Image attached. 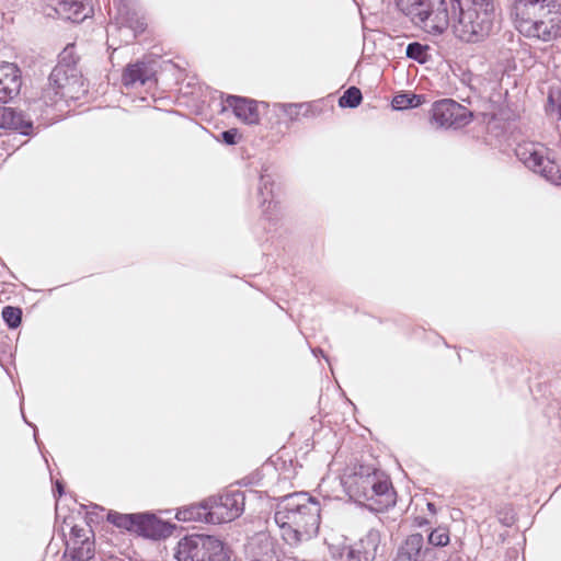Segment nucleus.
<instances>
[{"label":"nucleus","mask_w":561,"mask_h":561,"mask_svg":"<svg viewBox=\"0 0 561 561\" xmlns=\"http://www.w3.org/2000/svg\"><path fill=\"white\" fill-rule=\"evenodd\" d=\"M274 519L282 530L283 539L288 545H297L318 533L320 504L307 493H291L277 503Z\"/></svg>","instance_id":"f257e3e1"},{"label":"nucleus","mask_w":561,"mask_h":561,"mask_svg":"<svg viewBox=\"0 0 561 561\" xmlns=\"http://www.w3.org/2000/svg\"><path fill=\"white\" fill-rule=\"evenodd\" d=\"M341 484L350 499L374 510H383L394 503L390 481L369 466H347L341 476Z\"/></svg>","instance_id":"f03ea898"},{"label":"nucleus","mask_w":561,"mask_h":561,"mask_svg":"<svg viewBox=\"0 0 561 561\" xmlns=\"http://www.w3.org/2000/svg\"><path fill=\"white\" fill-rule=\"evenodd\" d=\"M557 0H515L513 13L517 31L529 38L550 42L559 35Z\"/></svg>","instance_id":"7ed1b4c3"},{"label":"nucleus","mask_w":561,"mask_h":561,"mask_svg":"<svg viewBox=\"0 0 561 561\" xmlns=\"http://www.w3.org/2000/svg\"><path fill=\"white\" fill-rule=\"evenodd\" d=\"M501 25L496 5H458L453 32L456 38L466 44H481L495 35Z\"/></svg>","instance_id":"20e7f679"},{"label":"nucleus","mask_w":561,"mask_h":561,"mask_svg":"<svg viewBox=\"0 0 561 561\" xmlns=\"http://www.w3.org/2000/svg\"><path fill=\"white\" fill-rule=\"evenodd\" d=\"M87 92L82 76L73 64L58 61L51 70L41 96L30 104L28 110L36 113L43 106H54L59 101L78 100Z\"/></svg>","instance_id":"39448f33"},{"label":"nucleus","mask_w":561,"mask_h":561,"mask_svg":"<svg viewBox=\"0 0 561 561\" xmlns=\"http://www.w3.org/2000/svg\"><path fill=\"white\" fill-rule=\"evenodd\" d=\"M396 7L414 27L428 35L439 36L449 26L445 0H396Z\"/></svg>","instance_id":"423d86ee"},{"label":"nucleus","mask_w":561,"mask_h":561,"mask_svg":"<svg viewBox=\"0 0 561 561\" xmlns=\"http://www.w3.org/2000/svg\"><path fill=\"white\" fill-rule=\"evenodd\" d=\"M178 561H229V549L218 537L194 534L182 538L175 548Z\"/></svg>","instance_id":"0eeeda50"},{"label":"nucleus","mask_w":561,"mask_h":561,"mask_svg":"<svg viewBox=\"0 0 561 561\" xmlns=\"http://www.w3.org/2000/svg\"><path fill=\"white\" fill-rule=\"evenodd\" d=\"M516 157L526 168L539 174L553 185H561V170L549 157V149L542 144L523 141L515 149Z\"/></svg>","instance_id":"6e6552de"},{"label":"nucleus","mask_w":561,"mask_h":561,"mask_svg":"<svg viewBox=\"0 0 561 561\" xmlns=\"http://www.w3.org/2000/svg\"><path fill=\"white\" fill-rule=\"evenodd\" d=\"M380 542L379 530L371 528L358 540L333 548L332 559L333 561H375Z\"/></svg>","instance_id":"1a4fd4ad"},{"label":"nucleus","mask_w":561,"mask_h":561,"mask_svg":"<svg viewBox=\"0 0 561 561\" xmlns=\"http://www.w3.org/2000/svg\"><path fill=\"white\" fill-rule=\"evenodd\" d=\"M244 493L239 490L208 497L210 524L229 523L238 518L244 511Z\"/></svg>","instance_id":"9d476101"},{"label":"nucleus","mask_w":561,"mask_h":561,"mask_svg":"<svg viewBox=\"0 0 561 561\" xmlns=\"http://www.w3.org/2000/svg\"><path fill=\"white\" fill-rule=\"evenodd\" d=\"M431 113L432 122L444 128H460L471 121V113L450 99L435 102Z\"/></svg>","instance_id":"9b49d317"},{"label":"nucleus","mask_w":561,"mask_h":561,"mask_svg":"<svg viewBox=\"0 0 561 561\" xmlns=\"http://www.w3.org/2000/svg\"><path fill=\"white\" fill-rule=\"evenodd\" d=\"M92 529L89 527L73 526L70 538L67 541L65 556L73 561H88L94 557V541Z\"/></svg>","instance_id":"f8f14e48"},{"label":"nucleus","mask_w":561,"mask_h":561,"mask_svg":"<svg viewBox=\"0 0 561 561\" xmlns=\"http://www.w3.org/2000/svg\"><path fill=\"white\" fill-rule=\"evenodd\" d=\"M107 520L118 528L134 530L146 537H153L156 535L154 526L158 523L153 515L121 514L117 512H110L107 514Z\"/></svg>","instance_id":"ddd939ff"},{"label":"nucleus","mask_w":561,"mask_h":561,"mask_svg":"<svg viewBox=\"0 0 561 561\" xmlns=\"http://www.w3.org/2000/svg\"><path fill=\"white\" fill-rule=\"evenodd\" d=\"M116 23L111 24L107 33L114 31L124 32V42L130 43L138 34L142 33L146 28L145 19L138 15L137 12L130 11L126 4H122L117 9Z\"/></svg>","instance_id":"4468645a"},{"label":"nucleus","mask_w":561,"mask_h":561,"mask_svg":"<svg viewBox=\"0 0 561 561\" xmlns=\"http://www.w3.org/2000/svg\"><path fill=\"white\" fill-rule=\"evenodd\" d=\"M154 61H137L125 67L122 75V83L126 89H136L156 83Z\"/></svg>","instance_id":"2eb2a0df"},{"label":"nucleus","mask_w":561,"mask_h":561,"mask_svg":"<svg viewBox=\"0 0 561 561\" xmlns=\"http://www.w3.org/2000/svg\"><path fill=\"white\" fill-rule=\"evenodd\" d=\"M434 557V549L425 543L421 534L408 536L398 551L400 561H433Z\"/></svg>","instance_id":"dca6fc26"},{"label":"nucleus","mask_w":561,"mask_h":561,"mask_svg":"<svg viewBox=\"0 0 561 561\" xmlns=\"http://www.w3.org/2000/svg\"><path fill=\"white\" fill-rule=\"evenodd\" d=\"M22 87L21 70L15 64H0V102L7 103L15 98Z\"/></svg>","instance_id":"f3484780"},{"label":"nucleus","mask_w":561,"mask_h":561,"mask_svg":"<svg viewBox=\"0 0 561 561\" xmlns=\"http://www.w3.org/2000/svg\"><path fill=\"white\" fill-rule=\"evenodd\" d=\"M227 106L231 107L234 115L245 124L255 125L260 122L259 102L255 100L228 95L226 98Z\"/></svg>","instance_id":"a211bd4d"},{"label":"nucleus","mask_w":561,"mask_h":561,"mask_svg":"<svg viewBox=\"0 0 561 561\" xmlns=\"http://www.w3.org/2000/svg\"><path fill=\"white\" fill-rule=\"evenodd\" d=\"M251 561H277L276 546L272 537L261 533L251 539L248 546Z\"/></svg>","instance_id":"6ab92c4d"},{"label":"nucleus","mask_w":561,"mask_h":561,"mask_svg":"<svg viewBox=\"0 0 561 561\" xmlns=\"http://www.w3.org/2000/svg\"><path fill=\"white\" fill-rule=\"evenodd\" d=\"M45 5L54 11L58 16L80 22L88 16L83 0H42Z\"/></svg>","instance_id":"aec40b11"},{"label":"nucleus","mask_w":561,"mask_h":561,"mask_svg":"<svg viewBox=\"0 0 561 561\" xmlns=\"http://www.w3.org/2000/svg\"><path fill=\"white\" fill-rule=\"evenodd\" d=\"M273 185L274 179L271 172V165L263 164L260 171V179L257 184V198L260 201L262 211L268 213L276 208V203L273 201Z\"/></svg>","instance_id":"412c9836"},{"label":"nucleus","mask_w":561,"mask_h":561,"mask_svg":"<svg viewBox=\"0 0 561 561\" xmlns=\"http://www.w3.org/2000/svg\"><path fill=\"white\" fill-rule=\"evenodd\" d=\"M32 127V122L25 118L22 112L12 107L0 106V129H15L22 135H28Z\"/></svg>","instance_id":"4be33fe9"},{"label":"nucleus","mask_w":561,"mask_h":561,"mask_svg":"<svg viewBox=\"0 0 561 561\" xmlns=\"http://www.w3.org/2000/svg\"><path fill=\"white\" fill-rule=\"evenodd\" d=\"M208 499L181 507L176 511L175 518L180 522H201L210 524V510Z\"/></svg>","instance_id":"5701e85b"},{"label":"nucleus","mask_w":561,"mask_h":561,"mask_svg":"<svg viewBox=\"0 0 561 561\" xmlns=\"http://www.w3.org/2000/svg\"><path fill=\"white\" fill-rule=\"evenodd\" d=\"M276 107L290 121L296 122L300 115L307 116L310 105L307 103H279Z\"/></svg>","instance_id":"b1692460"},{"label":"nucleus","mask_w":561,"mask_h":561,"mask_svg":"<svg viewBox=\"0 0 561 561\" xmlns=\"http://www.w3.org/2000/svg\"><path fill=\"white\" fill-rule=\"evenodd\" d=\"M422 104V95L398 94L392 99L391 105L394 110L413 108Z\"/></svg>","instance_id":"393cba45"},{"label":"nucleus","mask_w":561,"mask_h":561,"mask_svg":"<svg viewBox=\"0 0 561 561\" xmlns=\"http://www.w3.org/2000/svg\"><path fill=\"white\" fill-rule=\"evenodd\" d=\"M428 50V45L413 42L408 45L405 54L408 58L413 59L420 64H425L430 59Z\"/></svg>","instance_id":"a878e982"},{"label":"nucleus","mask_w":561,"mask_h":561,"mask_svg":"<svg viewBox=\"0 0 561 561\" xmlns=\"http://www.w3.org/2000/svg\"><path fill=\"white\" fill-rule=\"evenodd\" d=\"M449 541V529L446 526H438L430 533L426 545L431 548L445 547Z\"/></svg>","instance_id":"bb28decb"},{"label":"nucleus","mask_w":561,"mask_h":561,"mask_svg":"<svg viewBox=\"0 0 561 561\" xmlns=\"http://www.w3.org/2000/svg\"><path fill=\"white\" fill-rule=\"evenodd\" d=\"M363 100L362 92L356 87H350L343 95L339 99V105L341 107H357Z\"/></svg>","instance_id":"cd10ccee"},{"label":"nucleus","mask_w":561,"mask_h":561,"mask_svg":"<svg viewBox=\"0 0 561 561\" xmlns=\"http://www.w3.org/2000/svg\"><path fill=\"white\" fill-rule=\"evenodd\" d=\"M2 318L9 328L15 329L21 324L22 310L18 307L7 306L2 309Z\"/></svg>","instance_id":"c85d7f7f"},{"label":"nucleus","mask_w":561,"mask_h":561,"mask_svg":"<svg viewBox=\"0 0 561 561\" xmlns=\"http://www.w3.org/2000/svg\"><path fill=\"white\" fill-rule=\"evenodd\" d=\"M549 107H557L558 117L561 121V84L551 87L548 94Z\"/></svg>","instance_id":"c756f323"},{"label":"nucleus","mask_w":561,"mask_h":561,"mask_svg":"<svg viewBox=\"0 0 561 561\" xmlns=\"http://www.w3.org/2000/svg\"><path fill=\"white\" fill-rule=\"evenodd\" d=\"M239 133L236 128H231L221 133V139L227 145H236L238 142Z\"/></svg>","instance_id":"7c9ffc66"},{"label":"nucleus","mask_w":561,"mask_h":561,"mask_svg":"<svg viewBox=\"0 0 561 561\" xmlns=\"http://www.w3.org/2000/svg\"><path fill=\"white\" fill-rule=\"evenodd\" d=\"M59 61H64L66 64H73L77 66V60L73 56V47H66L62 53L59 55Z\"/></svg>","instance_id":"2f4dec72"},{"label":"nucleus","mask_w":561,"mask_h":561,"mask_svg":"<svg viewBox=\"0 0 561 561\" xmlns=\"http://www.w3.org/2000/svg\"><path fill=\"white\" fill-rule=\"evenodd\" d=\"M458 5H495L494 0H455Z\"/></svg>","instance_id":"473e14b6"},{"label":"nucleus","mask_w":561,"mask_h":561,"mask_svg":"<svg viewBox=\"0 0 561 561\" xmlns=\"http://www.w3.org/2000/svg\"><path fill=\"white\" fill-rule=\"evenodd\" d=\"M414 522H415V525L419 526V527H423V526L428 524V520L426 518H424V517H416L414 519Z\"/></svg>","instance_id":"72a5a7b5"},{"label":"nucleus","mask_w":561,"mask_h":561,"mask_svg":"<svg viewBox=\"0 0 561 561\" xmlns=\"http://www.w3.org/2000/svg\"><path fill=\"white\" fill-rule=\"evenodd\" d=\"M427 510L430 511V513L432 515H436V513H437V508H436L435 504L432 502L427 503Z\"/></svg>","instance_id":"f704fd0d"},{"label":"nucleus","mask_w":561,"mask_h":561,"mask_svg":"<svg viewBox=\"0 0 561 561\" xmlns=\"http://www.w3.org/2000/svg\"><path fill=\"white\" fill-rule=\"evenodd\" d=\"M56 489H57L59 495H61L64 493L62 484L59 481L56 482Z\"/></svg>","instance_id":"c9c22d12"},{"label":"nucleus","mask_w":561,"mask_h":561,"mask_svg":"<svg viewBox=\"0 0 561 561\" xmlns=\"http://www.w3.org/2000/svg\"><path fill=\"white\" fill-rule=\"evenodd\" d=\"M318 352H319L323 357H325V356L323 355V352H322L321 350H312V353H313L314 355H317V353H318Z\"/></svg>","instance_id":"e433bc0d"}]
</instances>
